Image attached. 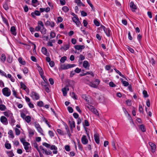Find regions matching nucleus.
<instances>
[{
    "label": "nucleus",
    "instance_id": "nucleus-1",
    "mask_svg": "<svg viewBox=\"0 0 157 157\" xmlns=\"http://www.w3.org/2000/svg\"><path fill=\"white\" fill-rule=\"evenodd\" d=\"M36 31H40L42 34L46 33V30L45 28L43 23L41 21H39L38 22V26L35 28Z\"/></svg>",
    "mask_w": 157,
    "mask_h": 157
},
{
    "label": "nucleus",
    "instance_id": "nucleus-2",
    "mask_svg": "<svg viewBox=\"0 0 157 157\" xmlns=\"http://www.w3.org/2000/svg\"><path fill=\"white\" fill-rule=\"evenodd\" d=\"M76 65L75 64H63L61 65L60 69L62 70H67L70 68L75 67Z\"/></svg>",
    "mask_w": 157,
    "mask_h": 157
},
{
    "label": "nucleus",
    "instance_id": "nucleus-3",
    "mask_svg": "<svg viewBox=\"0 0 157 157\" xmlns=\"http://www.w3.org/2000/svg\"><path fill=\"white\" fill-rule=\"evenodd\" d=\"M100 82V81L98 79H96L94 81L90 82L89 85L92 87L97 88Z\"/></svg>",
    "mask_w": 157,
    "mask_h": 157
},
{
    "label": "nucleus",
    "instance_id": "nucleus-4",
    "mask_svg": "<svg viewBox=\"0 0 157 157\" xmlns=\"http://www.w3.org/2000/svg\"><path fill=\"white\" fill-rule=\"evenodd\" d=\"M3 94L7 97L9 96L11 94V91L7 87H5L3 88L2 90Z\"/></svg>",
    "mask_w": 157,
    "mask_h": 157
},
{
    "label": "nucleus",
    "instance_id": "nucleus-5",
    "mask_svg": "<svg viewBox=\"0 0 157 157\" xmlns=\"http://www.w3.org/2000/svg\"><path fill=\"white\" fill-rule=\"evenodd\" d=\"M30 96L33 100H37L39 98V94L34 92H33L31 93Z\"/></svg>",
    "mask_w": 157,
    "mask_h": 157
},
{
    "label": "nucleus",
    "instance_id": "nucleus-6",
    "mask_svg": "<svg viewBox=\"0 0 157 157\" xmlns=\"http://www.w3.org/2000/svg\"><path fill=\"white\" fill-rule=\"evenodd\" d=\"M1 122L4 124L7 125L8 123V121L7 118L4 116L1 117L0 118Z\"/></svg>",
    "mask_w": 157,
    "mask_h": 157
},
{
    "label": "nucleus",
    "instance_id": "nucleus-7",
    "mask_svg": "<svg viewBox=\"0 0 157 157\" xmlns=\"http://www.w3.org/2000/svg\"><path fill=\"white\" fill-rule=\"evenodd\" d=\"M23 145L24 146V148L26 151L28 152L29 151L30 149V144L28 142H25L23 143Z\"/></svg>",
    "mask_w": 157,
    "mask_h": 157
},
{
    "label": "nucleus",
    "instance_id": "nucleus-8",
    "mask_svg": "<svg viewBox=\"0 0 157 157\" xmlns=\"http://www.w3.org/2000/svg\"><path fill=\"white\" fill-rule=\"evenodd\" d=\"M73 21L76 24L77 26L79 25L80 22L79 20V19L76 15L72 18Z\"/></svg>",
    "mask_w": 157,
    "mask_h": 157
},
{
    "label": "nucleus",
    "instance_id": "nucleus-9",
    "mask_svg": "<svg viewBox=\"0 0 157 157\" xmlns=\"http://www.w3.org/2000/svg\"><path fill=\"white\" fill-rule=\"evenodd\" d=\"M81 141L83 144H86L88 143V140L85 135H83L81 139Z\"/></svg>",
    "mask_w": 157,
    "mask_h": 157
},
{
    "label": "nucleus",
    "instance_id": "nucleus-10",
    "mask_svg": "<svg viewBox=\"0 0 157 157\" xmlns=\"http://www.w3.org/2000/svg\"><path fill=\"white\" fill-rule=\"evenodd\" d=\"M45 25L46 26H50L51 27H54L55 26V23L53 22L47 21L45 22Z\"/></svg>",
    "mask_w": 157,
    "mask_h": 157
},
{
    "label": "nucleus",
    "instance_id": "nucleus-11",
    "mask_svg": "<svg viewBox=\"0 0 157 157\" xmlns=\"http://www.w3.org/2000/svg\"><path fill=\"white\" fill-rule=\"evenodd\" d=\"M20 84L21 88H22L23 90H25L27 93H29V89L27 88V87L22 82H20Z\"/></svg>",
    "mask_w": 157,
    "mask_h": 157
},
{
    "label": "nucleus",
    "instance_id": "nucleus-12",
    "mask_svg": "<svg viewBox=\"0 0 157 157\" xmlns=\"http://www.w3.org/2000/svg\"><path fill=\"white\" fill-rule=\"evenodd\" d=\"M37 69L41 77L44 79V76H43L44 71L42 68L39 65L37 66Z\"/></svg>",
    "mask_w": 157,
    "mask_h": 157
},
{
    "label": "nucleus",
    "instance_id": "nucleus-13",
    "mask_svg": "<svg viewBox=\"0 0 157 157\" xmlns=\"http://www.w3.org/2000/svg\"><path fill=\"white\" fill-rule=\"evenodd\" d=\"M83 67L84 68H85L86 70H89L90 65H89L88 62L87 61H84L83 62Z\"/></svg>",
    "mask_w": 157,
    "mask_h": 157
},
{
    "label": "nucleus",
    "instance_id": "nucleus-14",
    "mask_svg": "<svg viewBox=\"0 0 157 157\" xmlns=\"http://www.w3.org/2000/svg\"><path fill=\"white\" fill-rule=\"evenodd\" d=\"M149 144L151 147V151L154 152L155 151V149H156V145L154 144L151 142H149Z\"/></svg>",
    "mask_w": 157,
    "mask_h": 157
},
{
    "label": "nucleus",
    "instance_id": "nucleus-15",
    "mask_svg": "<svg viewBox=\"0 0 157 157\" xmlns=\"http://www.w3.org/2000/svg\"><path fill=\"white\" fill-rule=\"evenodd\" d=\"M130 7L133 11H134L136 9V6L134 4L133 2H131L130 3Z\"/></svg>",
    "mask_w": 157,
    "mask_h": 157
},
{
    "label": "nucleus",
    "instance_id": "nucleus-16",
    "mask_svg": "<svg viewBox=\"0 0 157 157\" xmlns=\"http://www.w3.org/2000/svg\"><path fill=\"white\" fill-rule=\"evenodd\" d=\"M75 48L78 50H81L85 48L84 45H76L75 46Z\"/></svg>",
    "mask_w": 157,
    "mask_h": 157
},
{
    "label": "nucleus",
    "instance_id": "nucleus-17",
    "mask_svg": "<svg viewBox=\"0 0 157 157\" xmlns=\"http://www.w3.org/2000/svg\"><path fill=\"white\" fill-rule=\"evenodd\" d=\"M41 51L43 54L46 56H48L49 55V53L47 52V49L44 47H43L42 48Z\"/></svg>",
    "mask_w": 157,
    "mask_h": 157
},
{
    "label": "nucleus",
    "instance_id": "nucleus-18",
    "mask_svg": "<svg viewBox=\"0 0 157 157\" xmlns=\"http://www.w3.org/2000/svg\"><path fill=\"white\" fill-rule=\"evenodd\" d=\"M94 138L97 144L99 143V135L98 134H95L94 135Z\"/></svg>",
    "mask_w": 157,
    "mask_h": 157
},
{
    "label": "nucleus",
    "instance_id": "nucleus-19",
    "mask_svg": "<svg viewBox=\"0 0 157 157\" xmlns=\"http://www.w3.org/2000/svg\"><path fill=\"white\" fill-rule=\"evenodd\" d=\"M10 31L15 36L16 35L17 33L16 32V29L14 26H13L10 29Z\"/></svg>",
    "mask_w": 157,
    "mask_h": 157
},
{
    "label": "nucleus",
    "instance_id": "nucleus-20",
    "mask_svg": "<svg viewBox=\"0 0 157 157\" xmlns=\"http://www.w3.org/2000/svg\"><path fill=\"white\" fill-rule=\"evenodd\" d=\"M43 153L47 155H49L52 154V152L50 150H47L44 149H43Z\"/></svg>",
    "mask_w": 157,
    "mask_h": 157
},
{
    "label": "nucleus",
    "instance_id": "nucleus-21",
    "mask_svg": "<svg viewBox=\"0 0 157 157\" xmlns=\"http://www.w3.org/2000/svg\"><path fill=\"white\" fill-rule=\"evenodd\" d=\"M69 90L68 88H64L62 89V91L63 93V96H65L67 94V91H68Z\"/></svg>",
    "mask_w": 157,
    "mask_h": 157
},
{
    "label": "nucleus",
    "instance_id": "nucleus-22",
    "mask_svg": "<svg viewBox=\"0 0 157 157\" xmlns=\"http://www.w3.org/2000/svg\"><path fill=\"white\" fill-rule=\"evenodd\" d=\"M18 61L19 63L22 65H25L26 63L23 60L22 58L21 57L19 58Z\"/></svg>",
    "mask_w": 157,
    "mask_h": 157
},
{
    "label": "nucleus",
    "instance_id": "nucleus-23",
    "mask_svg": "<svg viewBox=\"0 0 157 157\" xmlns=\"http://www.w3.org/2000/svg\"><path fill=\"white\" fill-rule=\"evenodd\" d=\"M82 98L85 99L86 101L89 102L90 100L88 98V95H87L86 94H83L82 95Z\"/></svg>",
    "mask_w": 157,
    "mask_h": 157
},
{
    "label": "nucleus",
    "instance_id": "nucleus-24",
    "mask_svg": "<svg viewBox=\"0 0 157 157\" xmlns=\"http://www.w3.org/2000/svg\"><path fill=\"white\" fill-rule=\"evenodd\" d=\"M69 122L71 128H75V124L74 121H69Z\"/></svg>",
    "mask_w": 157,
    "mask_h": 157
},
{
    "label": "nucleus",
    "instance_id": "nucleus-25",
    "mask_svg": "<svg viewBox=\"0 0 157 157\" xmlns=\"http://www.w3.org/2000/svg\"><path fill=\"white\" fill-rule=\"evenodd\" d=\"M6 109V106L3 104L0 105V110L1 111H4Z\"/></svg>",
    "mask_w": 157,
    "mask_h": 157
},
{
    "label": "nucleus",
    "instance_id": "nucleus-26",
    "mask_svg": "<svg viewBox=\"0 0 157 157\" xmlns=\"http://www.w3.org/2000/svg\"><path fill=\"white\" fill-rule=\"evenodd\" d=\"M31 117L29 116H27L25 118V120L26 122L29 123L31 121Z\"/></svg>",
    "mask_w": 157,
    "mask_h": 157
},
{
    "label": "nucleus",
    "instance_id": "nucleus-27",
    "mask_svg": "<svg viewBox=\"0 0 157 157\" xmlns=\"http://www.w3.org/2000/svg\"><path fill=\"white\" fill-rule=\"evenodd\" d=\"M77 142H78V146L79 149L81 151L82 150V145L80 143V141L78 140H77Z\"/></svg>",
    "mask_w": 157,
    "mask_h": 157
},
{
    "label": "nucleus",
    "instance_id": "nucleus-28",
    "mask_svg": "<svg viewBox=\"0 0 157 157\" xmlns=\"http://www.w3.org/2000/svg\"><path fill=\"white\" fill-rule=\"evenodd\" d=\"M139 127L140 129L142 132H144L146 131V129L145 128V126L143 124L140 125Z\"/></svg>",
    "mask_w": 157,
    "mask_h": 157
},
{
    "label": "nucleus",
    "instance_id": "nucleus-29",
    "mask_svg": "<svg viewBox=\"0 0 157 157\" xmlns=\"http://www.w3.org/2000/svg\"><path fill=\"white\" fill-rule=\"evenodd\" d=\"M5 147L7 149H10L11 148V145L10 144L6 143L5 145Z\"/></svg>",
    "mask_w": 157,
    "mask_h": 157
},
{
    "label": "nucleus",
    "instance_id": "nucleus-30",
    "mask_svg": "<svg viewBox=\"0 0 157 157\" xmlns=\"http://www.w3.org/2000/svg\"><path fill=\"white\" fill-rule=\"evenodd\" d=\"M37 130L38 132H39L41 135H42L43 136L44 135V134L43 133V131L40 127L37 128Z\"/></svg>",
    "mask_w": 157,
    "mask_h": 157
},
{
    "label": "nucleus",
    "instance_id": "nucleus-31",
    "mask_svg": "<svg viewBox=\"0 0 157 157\" xmlns=\"http://www.w3.org/2000/svg\"><path fill=\"white\" fill-rule=\"evenodd\" d=\"M8 77V78H10V79L11 81L12 82H14L15 81V79L14 78H12V76L10 74H8L7 75V77Z\"/></svg>",
    "mask_w": 157,
    "mask_h": 157
},
{
    "label": "nucleus",
    "instance_id": "nucleus-32",
    "mask_svg": "<svg viewBox=\"0 0 157 157\" xmlns=\"http://www.w3.org/2000/svg\"><path fill=\"white\" fill-rule=\"evenodd\" d=\"M1 60L3 62H4V61L6 60V56L5 54H2L1 56Z\"/></svg>",
    "mask_w": 157,
    "mask_h": 157
},
{
    "label": "nucleus",
    "instance_id": "nucleus-33",
    "mask_svg": "<svg viewBox=\"0 0 157 157\" xmlns=\"http://www.w3.org/2000/svg\"><path fill=\"white\" fill-rule=\"evenodd\" d=\"M57 132L59 134L61 135H63L65 134V133L63 131H62L61 130L59 129H58L57 130Z\"/></svg>",
    "mask_w": 157,
    "mask_h": 157
},
{
    "label": "nucleus",
    "instance_id": "nucleus-34",
    "mask_svg": "<svg viewBox=\"0 0 157 157\" xmlns=\"http://www.w3.org/2000/svg\"><path fill=\"white\" fill-rule=\"evenodd\" d=\"M67 58L66 56H63L60 59V61L61 63H63L66 60Z\"/></svg>",
    "mask_w": 157,
    "mask_h": 157
},
{
    "label": "nucleus",
    "instance_id": "nucleus-35",
    "mask_svg": "<svg viewBox=\"0 0 157 157\" xmlns=\"http://www.w3.org/2000/svg\"><path fill=\"white\" fill-rule=\"evenodd\" d=\"M8 134L10 135V137L13 138H14V135L13 133V131L12 130H10L8 133Z\"/></svg>",
    "mask_w": 157,
    "mask_h": 157
},
{
    "label": "nucleus",
    "instance_id": "nucleus-36",
    "mask_svg": "<svg viewBox=\"0 0 157 157\" xmlns=\"http://www.w3.org/2000/svg\"><path fill=\"white\" fill-rule=\"evenodd\" d=\"M105 33L108 36H110V31L109 28H107V30L106 31Z\"/></svg>",
    "mask_w": 157,
    "mask_h": 157
},
{
    "label": "nucleus",
    "instance_id": "nucleus-37",
    "mask_svg": "<svg viewBox=\"0 0 157 157\" xmlns=\"http://www.w3.org/2000/svg\"><path fill=\"white\" fill-rule=\"evenodd\" d=\"M3 7L6 10L9 9V7L7 4L6 3H5L3 5Z\"/></svg>",
    "mask_w": 157,
    "mask_h": 157
},
{
    "label": "nucleus",
    "instance_id": "nucleus-38",
    "mask_svg": "<svg viewBox=\"0 0 157 157\" xmlns=\"http://www.w3.org/2000/svg\"><path fill=\"white\" fill-rule=\"evenodd\" d=\"M123 110L125 114L126 115H128L130 118H131V117H130L129 114L128 113L126 109L125 108H123Z\"/></svg>",
    "mask_w": 157,
    "mask_h": 157
},
{
    "label": "nucleus",
    "instance_id": "nucleus-39",
    "mask_svg": "<svg viewBox=\"0 0 157 157\" xmlns=\"http://www.w3.org/2000/svg\"><path fill=\"white\" fill-rule=\"evenodd\" d=\"M29 135L31 136H33L34 134V131L31 129H29Z\"/></svg>",
    "mask_w": 157,
    "mask_h": 157
},
{
    "label": "nucleus",
    "instance_id": "nucleus-40",
    "mask_svg": "<svg viewBox=\"0 0 157 157\" xmlns=\"http://www.w3.org/2000/svg\"><path fill=\"white\" fill-rule=\"evenodd\" d=\"M15 132L16 134L17 135H19L20 133V130L17 128H15Z\"/></svg>",
    "mask_w": 157,
    "mask_h": 157
},
{
    "label": "nucleus",
    "instance_id": "nucleus-41",
    "mask_svg": "<svg viewBox=\"0 0 157 157\" xmlns=\"http://www.w3.org/2000/svg\"><path fill=\"white\" fill-rule=\"evenodd\" d=\"M114 70L118 74L121 76L123 78L124 77V75H123L122 74H121V72H120L119 71H118V70H117L116 69H115Z\"/></svg>",
    "mask_w": 157,
    "mask_h": 157
},
{
    "label": "nucleus",
    "instance_id": "nucleus-42",
    "mask_svg": "<svg viewBox=\"0 0 157 157\" xmlns=\"http://www.w3.org/2000/svg\"><path fill=\"white\" fill-rule=\"evenodd\" d=\"M139 109L140 113H144L143 109L141 105H139Z\"/></svg>",
    "mask_w": 157,
    "mask_h": 157
},
{
    "label": "nucleus",
    "instance_id": "nucleus-43",
    "mask_svg": "<svg viewBox=\"0 0 157 157\" xmlns=\"http://www.w3.org/2000/svg\"><path fill=\"white\" fill-rule=\"evenodd\" d=\"M94 113L96 114L97 115H99V113L98 112L97 109H95L94 108L93 110H92L91 111Z\"/></svg>",
    "mask_w": 157,
    "mask_h": 157
},
{
    "label": "nucleus",
    "instance_id": "nucleus-44",
    "mask_svg": "<svg viewBox=\"0 0 157 157\" xmlns=\"http://www.w3.org/2000/svg\"><path fill=\"white\" fill-rule=\"evenodd\" d=\"M143 94L144 97L145 98H147L148 97V95L147 92L146 90H144L143 91Z\"/></svg>",
    "mask_w": 157,
    "mask_h": 157
},
{
    "label": "nucleus",
    "instance_id": "nucleus-45",
    "mask_svg": "<svg viewBox=\"0 0 157 157\" xmlns=\"http://www.w3.org/2000/svg\"><path fill=\"white\" fill-rule=\"evenodd\" d=\"M100 29H103V31L105 33L106 32V31L107 30V28H106L105 26L103 25H101L100 27Z\"/></svg>",
    "mask_w": 157,
    "mask_h": 157
},
{
    "label": "nucleus",
    "instance_id": "nucleus-46",
    "mask_svg": "<svg viewBox=\"0 0 157 157\" xmlns=\"http://www.w3.org/2000/svg\"><path fill=\"white\" fill-rule=\"evenodd\" d=\"M122 82L124 86H127L129 85V83L128 82L126 81H123L122 79Z\"/></svg>",
    "mask_w": 157,
    "mask_h": 157
},
{
    "label": "nucleus",
    "instance_id": "nucleus-47",
    "mask_svg": "<svg viewBox=\"0 0 157 157\" xmlns=\"http://www.w3.org/2000/svg\"><path fill=\"white\" fill-rule=\"evenodd\" d=\"M62 10L65 12H67L68 11L69 9L67 6H64L62 8Z\"/></svg>",
    "mask_w": 157,
    "mask_h": 157
},
{
    "label": "nucleus",
    "instance_id": "nucleus-48",
    "mask_svg": "<svg viewBox=\"0 0 157 157\" xmlns=\"http://www.w3.org/2000/svg\"><path fill=\"white\" fill-rule=\"evenodd\" d=\"M94 23L95 25L97 26H98L100 25L99 22L96 20H94Z\"/></svg>",
    "mask_w": 157,
    "mask_h": 157
},
{
    "label": "nucleus",
    "instance_id": "nucleus-49",
    "mask_svg": "<svg viewBox=\"0 0 157 157\" xmlns=\"http://www.w3.org/2000/svg\"><path fill=\"white\" fill-rule=\"evenodd\" d=\"M84 74V75H89L90 74L92 76H94V74L92 72H89V71H87L85 73H83Z\"/></svg>",
    "mask_w": 157,
    "mask_h": 157
},
{
    "label": "nucleus",
    "instance_id": "nucleus-50",
    "mask_svg": "<svg viewBox=\"0 0 157 157\" xmlns=\"http://www.w3.org/2000/svg\"><path fill=\"white\" fill-rule=\"evenodd\" d=\"M86 107L91 111H92V110H93L94 108V107L93 106L90 105H88V106H86Z\"/></svg>",
    "mask_w": 157,
    "mask_h": 157
},
{
    "label": "nucleus",
    "instance_id": "nucleus-51",
    "mask_svg": "<svg viewBox=\"0 0 157 157\" xmlns=\"http://www.w3.org/2000/svg\"><path fill=\"white\" fill-rule=\"evenodd\" d=\"M150 62L152 65H154L155 64V61L154 60V59L153 57L151 58V59H150Z\"/></svg>",
    "mask_w": 157,
    "mask_h": 157
},
{
    "label": "nucleus",
    "instance_id": "nucleus-52",
    "mask_svg": "<svg viewBox=\"0 0 157 157\" xmlns=\"http://www.w3.org/2000/svg\"><path fill=\"white\" fill-rule=\"evenodd\" d=\"M8 156L9 157H12L14 155V154L12 152L10 151L8 152Z\"/></svg>",
    "mask_w": 157,
    "mask_h": 157
},
{
    "label": "nucleus",
    "instance_id": "nucleus-53",
    "mask_svg": "<svg viewBox=\"0 0 157 157\" xmlns=\"http://www.w3.org/2000/svg\"><path fill=\"white\" fill-rule=\"evenodd\" d=\"M48 134L51 137H53L54 136V134L53 132L51 131H48Z\"/></svg>",
    "mask_w": 157,
    "mask_h": 157
},
{
    "label": "nucleus",
    "instance_id": "nucleus-54",
    "mask_svg": "<svg viewBox=\"0 0 157 157\" xmlns=\"http://www.w3.org/2000/svg\"><path fill=\"white\" fill-rule=\"evenodd\" d=\"M67 109L69 112L70 113H72L73 112V108L69 106L67 107Z\"/></svg>",
    "mask_w": 157,
    "mask_h": 157
},
{
    "label": "nucleus",
    "instance_id": "nucleus-55",
    "mask_svg": "<svg viewBox=\"0 0 157 157\" xmlns=\"http://www.w3.org/2000/svg\"><path fill=\"white\" fill-rule=\"evenodd\" d=\"M50 36L51 38H53L55 37L56 34L55 33L52 32L50 33Z\"/></svg>",
    "mask_w": 157,
    "mask_h": 157
},
{
    "label": "nucleus",
    "instance_id": "nucleus-56",
    "mask_svg": "<svg viewBox=\"0 0 157 157\" xmlns=\"http://www.w3.org/2000/svg\"><path fill=\"white\" fill-rule=\"evenodd\" d=\"M43 103L42 101H40L37 102V105L39 106H43Z\"/></svg>",
    "mask_w": 157,
    "mask_h": 157
},
{
    "label": "nucleus",
    "instance_id": "nucleus-57",
    "mask_svg": "<svg viewBox=\"0 0 157 157\" xmlns=\"http://www.w3.org/2000/svg\"><path fill=\"white\" fill-rule=\"evenodd\" d=\"M23 71L25 74H27L28 72V69L26 67H25L23 70Z\"/></svg>",
    "mask_w": 157,
    "mask_h": 157
},
{
    "label": "nucleus",
    "instance_id": "nucleus-58",
    "mask_svg": "<svg viewBox=\"0 0 157 157\" xmlns=\"http://www.w3.org/2000/svg\"><path fill=\"white\" fill-rule=\"evenodd\" d=\"M34 126L36 129L40 127L39 124L37 122H35Z\"/></svg>",
    "mask_w": 157,
    "mask_h": 157
},
{
    "label": "nucleus",
    "instance_id": "nucleus-59",
    "mask_svg": "<svg viewBox=\"0 0 157 157\" xmlns=\"http://www.w3.org/2000/svg\"><path fill=\"white\" fill-rule=\"evenodd\" d=\"M81 71V69H79L77 67L76 68L75 71V72L78 73H79Z\"/></svg>",
    "mask_w": 157,
    "mask_h": 157
},
{
    "label": "nucleus",
    "instance_id": "nucleus-60",
    "mask_svg": "<svg viewBox=\"0 0 157 157\" xmlns=\"http://www.w3.org/2000/svg\"><path fill=\"white\" fill-rule=\"evenodd\" d=\"M4 115L6 117H9L10 114V113L7 112H5L3 113Z\"/></svg>",
    "mask_w": 157,
    "mask_h": 157
},
{
    "label": "nucleus",
    "instance_id": "nucleus-61",
    "mask_svg": "<svg viewBox=\"0 0 157 157\" xmlns=\"http://www.w3.org/2000/svg\"><path fill=\"white\" fill-rule=\"evenodd\" d=\"M127 49L132 53H133L134 52V50L129 46L127 47Z\"/></svg>",
    "mask_w": 157,
    "mask_h": 157
},
{
    "label": "nucleus",
    "instance_id": "nucleus-62",
    "mask_svg": "<svg viewBox=\"0 0 157 157\" xmlns=\"http://www.w3.org/2000/svg\"><path fill=\"white\" fill-rule=\"evenodd\" d=\"M65 149L67 151H70V146L69 145H66L65 146Z\"/></svg>",
    "mask_w": 157,
    "mask_h": 157
},
{
    "label": "nucleus",
    "instance_id": "nucleus-63",
    "mask_svg": "<svg viewBox=\"0 0 157 157\" xmlns=\"http://www.w3.org/2000/svg\"><path fill=\"white\" fill-rule=\"evenodd\" d=\"M109 85L112 87H115L116 86V85L112 82H111L109 83Z\"/></svg>",
    "mask_w": 157,
    "mask_h": 157
},
{
    "label": "nucleus",
    "instance_id": "nucleus-64",
    "mask_svg": "<svg viewBox=\"0 0 157 157\" xmlns=\"http://www.w3.org/2000/svg\"><path fill=\"white\" fill-rule=\"evenodd\" d=\"M49 64L51 67H53L55 65L54 62L53 61H51L49 62Z\"/></svg>",
    "mask_w": 157,
    "mask_h": 157
}]
</instances>
